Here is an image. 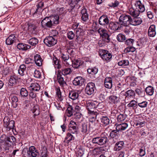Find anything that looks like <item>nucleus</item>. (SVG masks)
Here are the masks:
<instances>
[{
    "label": "nucleus",
    "instance_id": "15",
    "mask_svg": "<svg viewBox=\"0 0 157 157\" xmlns=\"http://www.w3.org/2000/svg\"><path fill=\"white\" fill-rule=\"evenodd\" d=\"M85 80L81 76L77 77L73 81V83L75 86H82L84 83Z\"/></svg>",
    "mask_w": 157,
    "mask_h": 157
},
{
    "label": "nucleus",
    "instance_id": "54",
    "mask_svg": "<svg viewBox=\"0 0 157 157\" xmlns=\"http://www.w3.org/2000/svg\"><path fill=\"white\" fill-rule=\"evenodd\" d=\"M117 39L119 42H123L126 39L125 36L121 34H119L117 36Z\"/></svg>",
    "mask_w": 157,
    "mask_h": 157
},
{
    "label": "nucleus",
    "instance_id": "46",
    "mask_svg": "<svg viewBox=\"0 0 157 157\" xmlns=\"http://www.w3.org/2000/svg\"><path fill=\"white\" fill-rule=\"evenodd\" d=\"M98 69L95 67H91L87 69V71L89 74L95 75L98 72Z\"/></svg>",
    "mask_w": 157,
    "mask_h": 157
},
{
    "label": "nucleus",
    "instance_id": "31",
    "mask_svg": "<svg viewBox=\"0 0 157 157\" xmlns=\"http://www.w3.org/2000/svg\"><path fill=\"white\" fill-rule=\"evenodd\" d=\"M100 115L99 117H100L101 122L105 126L109 124V123L110 121L108 117L106 116H101V114L100 113Z\"/></svg>",
    "mask_w": 157,
    "mask_h": 157
},
{
    "label": "nucleus",
    "instance_id": "55",
    "mask_svg": "<svg viewBox=\"0 0 157 157\" xmlns=\"http://www.w3.org/2000/svg\"><path fill=\"white\" fill-rule=\"evenodd\" d=\"M127 117V115L126 114H120L118 116L117 119L118 121H122L125 120Z\"/></svg>",
    "mask_w": 157,
    "mask_h": 157
},
{
    "label": "nucleus",
    "instance_id": "13",
    "mask_svg": "<svg viewBox=\"0 0 157 157\" xmlns=\"http://www.w3.org/2000/svg\"><path fill=\"white\" fill-rule=\"evenodd\" d=\"M134 5L136 7V9L140 12L142 13L145 10L144 6L140 1H136L135 2Z\"/></svg>",
    "mask_w": 157,
    "mask_h": 157
},
{
    "label": "nucleus",
    "instance_id": "41",
    "mask_svg": "<svg viewBox=\"0 0 157 157\" xmlns=\"http://www.w3.org/2000/svg\"><path fill=\"white\" fill-rule=\"evenodd\" d=\"M78 92L75 91H72L70 92L69 97L72 100H75L78 98Z\"/></svg>",
    "mask_w": 157,
    "mask_h": 157
},
{
    "label": "nucleus",
    "instance_id": "58",
    "mask_svg": "<svg viewBox=\"0 0 157 157\" xmlns=\"http://www.w3.org/2000/svg\"><path fill=\"white\" fill-rule=\"evenodd\" d=\"M75 34L72 31L68 32L67 33V37L69 40H72L75 36Z\"/></svg>",
    "mask_w": 157,
    "mask_h": 157
},
{
    "label": "nucleus",
    "instance_id": "34",
    "mask_svg": "<svg viewBox=\"0 0 157 157\" xmlns=\"http://www.w3.org/2000/svg\"><path fill=\"white\" fill-rule=\"evenodd\" d=\"M128 124L127 123H124L118 124L116 127V129L119 131L125 130L128 127Z\"/></svg>",
    "mask_w": 157,
    "mask_h": 157
},
{
    "label": "nucleus",
    "instance_id": "61",
    "mask_svg": "<svg viewBox=\"0 0 157 157\" xmlns=\"http://www.w3.org/2000/svg\"><path fill=\"white\" fill-rule=\"evenodd\" d=\"M10 118L7 117H5L3 120L4 125L5 127H7V124L10 121Z\"/></svg>",
    "mask_w": 157,
    "mask_h": 157
},
{
    "label": "nucleus",
    "instance_id": "26",
    "mask_svg": "<svg viewBox=\"0 0 157 157\" xmlns=\"http://www.w3.org/2000/svg\"><path fill=\"white\" fill-rule=\"evenodd\" d=\"M17 47L19 50L25 51L30 48L31 47L25 44L19 43L17 44Z\"/></svg>",
    "mask_w": 157,
    "mask_h": 157
},
{
    "label": "nucleus",
    "instance_id": "3",
    "mask_svg": "<svg viewBox=\"0 0 157 157\" xmlns=\"http://www.w3.org/2000/svg\"><path fill=\"white\" fill-rule=\"evenodd\" d=\"M107 141L108 139L106 136L97 137L93 138L92 140L93 143L97 144L100 146L105 144Z\"/></svg>",
    "mask_w": 157,
    "mask_h": 157
},
{
    "label": "nucleus",
    "instance_id": "64",
    "mask_svg": "<svg viewBox=\"0 0 157 157\" xmlns=\"http://www.w3.org/2000/svg\"><path fill=\"white\" fill-rule=\"evenodd\" d=\"M145 124V121H143L142 122H141L140 121H138L136 122L135 124L136 126H137L138 125L139 126V127H142L143 126H144Z\"/></svg>",
    "mask_w": 157,
    "mask_h": 157
},
{
    "label": "nucleus",
    "instance_id": "30",
    "mask_svg": "<svg viewBox=\"0 0 157 157\" xmlns=\"http://www.w3.org/2000/svg\"><path fill=\"white\" fill-rule=\"evenodd\" d=\"M109 102L111 103L117 104L120 101L119 98L115 95H111L109 97Z\"/></svg>",
    "mask_w": 157,
    "mask_h": 157
},
{
    "label": "nucleus",
    "instance_id": "7",
    "mask_svg": "<svg viewBox=\"0 0 157 157\" xmlns=\"http://www.w3.org/2000/svg\"><path fill=\"white\" fill-rule=\"evenodd\" d=\"M95 90V84L92 82L88 83L87 85L85 90L86 94L89 95L93 94Z\"/></svg>",
    "mask_w": 157,
    "mask_h": 157
},
{
    "label": "nucleus",
    "instance_id": "11",
    "mask_svg": "<svg viewBox=\"0 0 157 157\" xmlns=\"http://www.w3.org/2000/svg\"><path fill=\"white\" fill-rule=\"evenodd\" d=\"M122 27L120 22H110L109 24V27L110 29L113 31L119 30Z\"/></svg>",
    "mask_w": 157,
    "mask_h": 157
},
{
    "label": "nucleus",
    "instance_id": "10",
    "mask_svg": "<svg viewBox=\"0 0 157 157\" xmlns=\"http://www.w3.org/2000/svg\"><path fill=\"white\" fill-rule=\"evenodd\" d=\"M42 27L44 29L52 28L53 25L49 17L44 18L41 22Z\"/></svg>",
    "mask_w": 157,
    "mask_h": 157
},
{
    "label": "nucleus",
    "instance_id": "45",
    "mask_svg": "<svg viewBox=\"0 0 157 157\" xmlns=\"http://www.w3.org/2000/svg\"><path fill=\"white\" fill-rule=\"evenodd\" d=\"M129 101L130 103L127 105L128 106L132 107L133 109L136 108L137 104L138 103V102L137 101L132 100H131Z\"/></svg>",
    "mask_w": 157,
    "mask_h": 157
},
{
    "label": "nucleus",
    "instance_id": "25",
    "mask_svg": "<svg viewBox=\"0 0 157 157\" xmlns=\"http://www.w3.org/2000/svg\"><path fill=\"white\" fill-rule=\"evenodd\" d=\"M71 61L72 67L73 68H78L83 63L82 61L80 59H74V60L71 59Z\"/></svg>",
    "mask_w": 157,
    "mask_h": 157
},
{
    "label": "nucleus",
    "instance_id": "53",
    "mask_svg": "<svg viewBox=\"0 0 157 157\" xmlns=\"http://www.w3.org/2000/svg\"><path fill=\"white\" fill-rule=\"evenodd\" d=\"M30 153L28 148L24 149L22 151V154L24 157H31Z\"/></svg>",
    "mask_w": 157,
    "mask_h": 157
},
{
    "label": "nucleus",
    "instance_id": "62",
    "mask_svg": "<svg viewBox=\"0 0 157 157\" xmlns=\"http://www.w3.org/2000/svg\"><path fill=\"white\" fill-rule=\"evenodd\" d=\"M119 4V2L117 0H115L114 2H112L109 4L110 7H117Z\"/></svg>",
    "mask_w": 157,
    "mask_h": 157
},
{
    "label": "nucleus",
    "instance_id": "33",
    "mask_svg": "<svg viewBox=\"0 0 157 157\" xmlns=\"http://www.w3.org/2000/svg\"><path fill=\"white\" fill-rule=\"evenodd\" d=\"M98 102L96 101L88 102L86 105V107L87 109H89L96 108L97 107Z\"/></svg>",
    "mask_w": 157,
    "mask_h": 157
},
{
    "label": "nucleus",
    "instance_id": "39",
    "mask_svg": "<svg viewBox=\"0 0 157 157\" xmlns=\"http://www.w3.org/2000/svg\"><path fill=\"white\" fill-rule=\"evenodd\" d=\"M28 43L32 46H35L39 42L38 39L35 37H33L30 39Z\"/></svg>",
    "mask_w": 157,
    "mask_h": 157
},
{
    "label": "nucleus",
    "instance_id": "50",
    "mask_svg": "<svg viewBox=\"0 0 157 157\" xmlns=\"http://www.w3.org/2000/svg\"><path fill=\"white\" fill-rule=\"evenodd\" d=\"M73 109L72 107L71 106H69L66 111L67 113V115L68 117H71L73 114Z\"/></svg>",
    "mask_w": 157,
    "mask_h": 157
},
{
    "label": "nucleus",
    "instance_id": "12",
    "mask_svg": "<svg viewBox=\"0 0 157 157\" xmlns=\"http://www.w3.org/2000/svg\"><path fill=\"white\" fill-rule=\"evenodd\" d=\"M61 58L63 63L64 64H66L67 65H68L70 64V60H69L70 58L71 59H72L71 56L70 57L69 55L66 53L65 52H60Z\"/></svg>",
    "mask_w": 157,
    "mask_h": 157
},
{
    "label": "nucleus",
    "instance_id": "1",
    "mask_svg": "<svg viewBox=\"0 0 157 157\" xmlns=\"http://www.w3.org/2000/svg\"><path fill=\"white\" fill-rule=\"evenodd\" d=\"M132 17L129 15L123 14L119 18V21L122 26L128 28L127 29V32L129 31L130 28L129 25H131L132 22Z\"/></svg>",
    "mask_w": 157,
    "mask_h": 157
},
{
    "label": "nucleus",
    "instance_id": "6",
    "mask_svg": "<svg viewBox=\"0 0 157 157\" xmlns=\"http://www.w3.org/2000/svg\"><path fill=\"white\" fill-rule=\"evenodd\" d=\"M68 131L73 134L76 135L78 131V127L76 123L74 121H71L68 125Z\"/></svg>",
    "mask_w": 157,
    "mask_h": 157
},
{
    "label": "nucleus",
    "instance_id": "51",
    "mask_svg": "<svg viewBox=\"0 0 157 157\" xmlns=\"http://www.w3.org/2000/svg\"><path fill=\"white\" fill-rule=\"evenodd\" d=\"M56 91L57 95L60 101L63 100L62 97L61 95V93L60 88L59 87H56Z\"/></svg>",
    "mask_w": 157,
    "mask_h": 157
},
{
    "label": "nucleus",
    "instance_id": "47",
    "mask_svg": "<svg viewBox=\"0 0 157 157\" xmlns=\"http://www.w3.org/2000/svg\"><path fill=\"white\" fill-rule=\"evenodd\" d=\"M95 108H91L89 109H87L88 110V114L91 115L94 114L96 115V117L97 118L98 117V118L99 116H100V114H99V113L95 111Z\"/></svg>",
    "mask_w": 157,
    "mask_h": 157
},
{
    "label": "nucleus",
    "instance_id": "48",
    "mask_svg": "<svg viewBox=\"0 0 157 157\" xmlns=\"http://www.w3.org/2000/svg\"><path fill=\"white\" fill-rule=\"evenodd\" d=\"M20 94L21 97L25 98L28 96V92L25 88H22L21 89Z\"/></svg>",
    "mask_w": 157,
    "mask_h": 157
},
{
    "label": "nucleus",
    "instance_id": "57",
    "mask_svg": "<svg viewBox=\"0 0 157 157\" xmlns=\"http://www.w3.org/2000/svg\"><path fill=\"white\" fill-rule=\"evenodd\" d=\"M64 52H65L66 53H67L68 55L72 57L74 55V52L73 49L72 48H66L64 50Z\"/></svg>",
    "mask_w": 157,
    "mask_h": 157
},
{
    "label": "nucleus",
    "instance_id": "23",
    "mask_svg": "<svg viewBox=\"0 0 157 157\" xmlns=\"http://www.w3.org/2000/svg\"><path fill=\"white\" fill-rule=\"evenodd\" d=\"M104 85L106 88H111L112 86V78L109 77H107L105 78Z\"/></svg>",
    "mask_w": 157,
    "mask_h": 157
},
{
    "label": "nucleus",
    "instance_id": "28",
    "mask_svg": "<svg viewBox=\"0 0 157 157\" xmlns=\"http://www.w3.org/2000/svg\"><path fill=\"white\" fill-rule=\"evenodd\" d=\"M15 39V36L14 34L10 35L6 40V44L8 45L12 44L14 42Z\"/></svg>",
    "mask_w": 157,
    "mask_h": 157
},
{
    "label": "nucleus",
    "instance_id": "43",
    "mask_svg": "<svg viewBox=\"0 0 157 157\" xmlns=\"http://www.w3.org/2000/svg\"><path fill=\"white\" fill-rule=\"evenodd\" d=\"M58 81L61 86H63L66 84V82L64 80L63 78L62 77L61 75H59L58 73L57 75Z\"/></svg>",
    "mask_w": 157,
    "mask_h": 157
},
{
    "label": "nucleus",
    "instance_id": "4",
    "mask_svg": "<svg viewBox=\"0 0 157 157\" xmlns=\"http://www.w3.org/2000/svg\"><path fill=\"white\" fill-rule=\"evenodd\" d=\"M99 55L104 60L109 61L111 59L112 56L111 53L105 50L100 49L99 50Z\"/></svg>",
    "mask_w": 157,
    "mask_h": 157
},
{
    "label": "nucleus",
    "instance_id": "16",
    "mask_svg": "<svg viewBox=\"0 0 157 157\" xmlns=\"http://www.w3.org/2000/svg\"><path fill=\"white\" fill-rule=\"evenodd\" d=\"M61 70H59L58 72L59 75H63L65 76L70 74L72 72V71L70 68H64L62 67Z\"/></svg>",
    "mask_w": 157,
    "mask_h": 157
},
{
    "label": "nucleus",
    "instance_id": "19",
    "mask_svg": "<svg viewBox=\"0 0 157 157\" xmlns=\"http://www.w3.org/2000/svg\"><path fill=\"white\" fill-rule=\"evenodd\" d=\"M18 79V77L15 75L11 76L9 80V85L11 86H15Z\"/></svg>",
    "mask_w": 157,
    "mask_h": 157
},
{
    "label": "nucleus",
    "instance_id": "56",
    "mask_svg": "<svg viewBox=\"0 0 157 157\" xmlns=\"http://www.w3.org/2000/svg\"><path fill=\"white\" fill-rule=\"evenodd\" d=\"M129 64L128 60H123L119 62L118 64L119 66H125L128 65Z\"/></svg>",
    "mask_w": 157,
    "mask_h": 157
},
{
    "label": "nucleus",
    "instance_id": "9",
    "mask_svg": "<svg viewBox=\"0 0 157 157\" xmlns=\"http://www.w3.org/2000/svg\"><path fill=\"white\" fill-rule=\"evenodd\" d=\"M16 142V138L13 136H8L6 139V143H4L5 145L7 147L6 150H8V147L14 144Z\"/></svg>",
    "mask_w": 157,
    "mask_h": 157
},
{
    "label": "nucleus",
    "instance_id": "2",
    "mask_svg": "<svg viewBox=\"0 0 157 157\" xmlns=\"http://www.w3.org/2000/svg\"><path fill=\"white\" fill-rule=\"evenodd\" d=\"M98 32L101 37L102 40L105 42H109L110 41L109 36L107 33V30L103 28H99L98 30Z\"/></svg>",
    "mask_w": 157,
    "mask_h": 157
},
{
    "label": "nucleus",
    "instance_id": "18",
    "mask_svg": "<svg viewBox=\"0 0 157 157\" xmlns=\"http://www.w3.org/2000/svg\"><path fill=\"white\" fill-rule=\"evenodd\" d=\"M148 35L149 36L152 37H153L155 35V25H151L149 27L148 31Z\"/></svg>",
    "mask_w": 157,
    "mask_h": 157
},
{
    "label": "nucleus",
    "instance_id": "27",
    "mask_svg": "<svg viewBox=\"0 0 157 157\" xmlns=\"http://www.w3.org/2000/svg\"><path fill=\"white\" fill-rule=\"evenodd\" d=\"M90 125V124H87L85 123L82 124L81 128V132L83 134L88 133L89 130Z\"/></svg>",
    "mask_w": 157,
    "mask_h": 157
},
{
    "label": "nucleus",
    "instance_id": "8",
    "mask_svg": "<svg viewBox=\"0 0 157 157\" xmlns=\"http://www.w3.org/2000/svg\"><path fill=\"white\" fill-rule=\"evenodd\" d=\"M44 43L48 47L55 45L57 43V40L52 36L46 37L44 40Z\"/></svg>",
    "mask_w": 157,
    "mask_h": 157
},
{
    "label": "nucleus",
    "instance_id": "42",
    "mask_svg": "<svg viewBox=\"0 0 157 157\" xmlns=\"http://www.w3.org/2000/svg\"><path fill=\"white\" fill-rule=\"evenodd\" d=\"M31 111L33 113H34L35 116L39 115L40 113L39 106L37 105H35L32 109Z\"/></svg>",
    "mask_w": 157,
    "mask_h": 157
},
{
    "label": "nucleus",
    "instance_id": "49",
    "mask_svg": "<svg viewBox=\"0 0 157 157\" xmlns=\"http://www.w3.org/2000/svg\"><path fill=\"white\" fill-rule=\"evenodd\" d=\"M53 63L56 66V67L58 69H60L62 67V66L59 64V61L56 57H54L53 58Z\"/></svg>",
    "mask_w": 157,
    "mask_h": 157
},
{
    "label": "nucleus",
    "instance_id": "17",
    "mask_svg": "<svg viewBox=\"0 0 157 157\" xmlns=\"http://www.w3.org/2000/svg\"><path fill=\"white\" fill-rule=\"evenodd\" d=\"M124 147V142L123 141H120L117 142L113 147V150L115 151H119Z\"/></svg>",
    "mask_w": 157,
    "mask_h": 157
},
{
    "label": "nucleus",
    "instance_id": "44",
    "mask_svg": "<svg viewBox=\"0 0 157 157\" xmlns=\"http://www.w3.org/2000/svg\"><path fill=\"white\" fill-rule=\"evenodd\" d=\"M74 135L72 134L71 132H69L66 134V136L65 139V140H67V143H69L71 141L74 140L75 137Z\"/></svg>",
    "mask_w": 157,
    "mask_h": 157
},
{
    "label": "nucleus",
    "instance_id": "22",
    "mask_svg": "<svg viewBox=\"0 0 157 157\" xmlns=\"http://www.w3.org/2000/svg\"><path fill=\"white\" fill-rule=\"evenodd\" d=\"M34 59L36 64L38 66H40L42 65L43 60L40 56L36 54L34 56Z\"/></svg>",
    "mask_w": 157,
    "mask_h": 157
},
{
    "label": "nucleus",
    "instance_id": "5",
    "mask_svg": "<svg viewBox=\"0 0 157 157\" xmlns=\"http://www.w3.org/2000/svg\"><path fill=\"white\" fill-rule=\"evenodd\" d=\"M124 95L125 96L124 101L126 103H128L135 96L134 91L132 90H129L125 93Z\"/></svg>",
    "mask_w": 157,
    "mask_h": 157
},
{
    "label": "nucleus",
    "instance_id": "24",
    "mask_svg": "<svg viewBox=\"0 0 157 157\" xmlns=\"http://www.w3.org/2000/svg\"><path fill=\"white\" fill-rule=\"evenodd\" d=\"M53 26L59 24V17L58 15L52 16L49 17Z\"/></svg>",
    "mask_w": 157,
    "mask_h": 157
},
{
    "label": "nucleus",
    "instance_id": "40",
    "mask_svg": "<svg viewBox=\"0 0 157 157\" xmlns=\"http://www.w3.org/2000/svg\"><path fill=\"white\" fill-rule=\"evenodd\" d=\"M15 122L14 121L11 120L9 122L7 125V127H5L6 128V130L9 131L10 129H13L15 127Z\"/></svg>",
    "mask_w": 157,
    "mask_h": 157
},
{
    "label": "nucleus",
    "instance_id": "32",
    "mask_svg": "<svg viewBox=\"0 0 157 157\" xmlns=\"http://www.w3.org/2000/svg\"><path fill=\"white\" fill-rule=\"evenodd\" d=\"M119 130H112L110 133L109 136L112 138H118L120 136Z\"/></svg>",
    "mask_w": 157,
    "mask_h": 157
},
{
    "label": "nucleus",
    "instance_id": "59",
    "mask_svg": "<svg viewBox=\"0 0 157 157\" xmlns=\"http://www.w3.org/2000/svg\"><path fill=\"white\" fill-rule=\"evenodd\" d=\"M36 28V26L33 24H31V23L29 24L28 29L30 31H33L35 30Z\"/></svg>",
    "mask_w": 157,
    "mask_h": 157
},
{
    "label": "nucleus",
    "instance_id": "14",
    "mask_svg": "<svg viewBox=\"0 0 157 157\" xmlns=\"http://www.w3.org/2000/svg\"><path fill=\"white\" fill-rule=\"evenodd\" d=\"M109 20L108 17L105 15H102L99 18V22L102 25H106L109 24Z\"/></svg>",
    "mask_w": 157,
    "mask_h": 157
},
{
    "label": "nucleus",
    "instance_id": "38",
    "mask_svg": "<svg viewBox=\"0 0 157 157\" xmlns=\"http://www.w3.org/2000/svg\"><path fill=\"white\" fill-rule=\"evenodd\" d=\"M145 91L147 95L151 96L153 94L154 89L152 86H149L146 88Z\"/></svg>",
    "mask_w": 157,
    "mask_h": 157
},
{
    "label": "nucleus",
    "instance_id": "52",
    "mask_svg": "<svg viewBox=\"0 0 157 157\" xmlns=\"http://www.w3.org/2000/svg\"><path fill=\"white\" fill-rule=\"evenodd\" d=\"M41 151V157H47V149L46 147H43Z\"/></svg>",
    "mask_w": 157,
    "mask_h": 157
},
{
    "label": "nucleus",
    "instance_id": "35",
    "mask_svg": "<svg viewBox=\"0 0 157 157\" xmlns=\"http://www.w3.org/2000/svg\"><path fill=\"white\" fill-rule=\"evenodd\" d=\"M29 88L30 90L36 91H39L40 89L39 85L37 83L31 84Z\"/></svg>",
    "mask_w": 157,
    "mask_h": 157
},
{
    "label": "nucleus",
    "instance_id": "21",
    "mask_svg": "<svg viewBox=\"0 0 157 157\" xmlns=\"http://www.w3.org/2000/svg\"><path fill=\"white\" fill-rule=\"evenodd\" d=\"M128 12L132 16L134 17H137L138 16L140 13L137 9H135L133 7H131L129 9Z\"/></svg>",
    "mask_w": 157,
    "mask_h": 157
},
{
    "label": "nucleus",
    "instance_id": "63",
    "mask_svg": "<svg viewBox=\"0 0 157 157\" xmlns=\"http://www.w3.org/2000/svg\"><path fill=\"white\" fill-rule=\"evenodd\" d=\"M33 75L35 77L39 78L40 77L41 73L39 71L36 70L34 71Z\"/></svg>",
    "mask_w": 157,
    "mask_h": 157
},
{
    "label": "nucleus",
    "instance_id": "29",
    "mask_svg": "<svg viewBox=\"0 0 157 157\" xmlns=\"http://www.w3.org/2000/svg\"><path fill=\"white\" fill-rule=\"evenodd\" d=\"M142 22V19L140 17H135L132 19L131 25L136 26L140 24Z\"/></svg>",
    "mask_w": 157,
    "mask_h": 157
},
{
    "label": "nucleus",
    "instance_id": "20",
    "mask_svg": "<svg viewBox=\"0 0 157 157\" xmlns=\"http://www.w3.org/2000/svg\"><path fill=\"white\" fill-rule=\"evenodd\" d=\"M81 13L82 14L81 19L82 21L85 22L88 20V15L86 8H84L82 9L81 11Z\"/></svg>",
    "mask_w": 157,
    "mask_h": 157
},
{
    "label": "nucleus",
    "instance_id": "60",
    "mask_svg": "<svg viewBox=\"0 0 157 157\" xmlns=\"http://www.w3.org/2000/svg\"><path fill=\"white\" fill-rule=\"evenodd\" d=\"M147 104V102L146 101H143L140 103H138V105L142 108L146 107Z\"/></svg>",
    "mask_w": 157,
    "mask_h": 157
},
{
    "label": "nucleus",
    "instance_id": "37",
    "mask_svg": "<svg viewBox=\"0 0 157 157\" xmlns=\"http://www.w3.org/2000/svg\"><path fill=\"white\" fill-rule=\"evenodd\" d=\"M26 67L24 64L21 65L18 69V73L21 76L24 75V72L25 71Z\"/></svg>",
    "mask_w": 157,
    "mask_h": 157
},
{
    "label": "nucleus",
    "instance_id": "36",
    "mask_svg": "<svg viewBox=\"0 0 157 157\" xmlns=\"http://www.w3.org/2000/svg\"><path fill=\"white\" fill-rule=\"evenodd\" d=\"M135 92L140 97H143L145 96V91L142 88H136L135 89Z\"/></svg>",
    "mask_w": 157,
    "mask_h": 157
}]
</instances>
